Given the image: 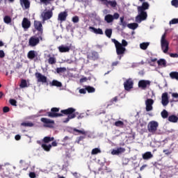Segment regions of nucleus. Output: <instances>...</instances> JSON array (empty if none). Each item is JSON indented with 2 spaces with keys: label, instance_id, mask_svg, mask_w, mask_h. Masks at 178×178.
<instances>
[{
  "label": "nucleus",
  "instance_id": "603ef678",
  "mask_svg": "<svg viewBox=\"0 0 178 178\" xmlns=\"http://www.w3.org/2000/svg\"><path fill=\"white\" fill-rule=\"evenodd\" d=\"M80 19L79 18V16H74L72 17V22L73 23H79Z\"/></svg>",
  "mask_w": 178,
  "mask_h": 178
},
{
  "label": "nucleus",
  "instance_id": "2eb2a0df",
  "mask_svg": "<svg viewBox=\"0 0 178 178\" xmlns=\"http://www.w3.org/2000/svg\"><path fill=\"white\" fill-rule=\"evenodd\" d=\"M40 121L42 122V123H44V124H47V127H51V125L49 124H54V123H55V121L45 118H42Z\"/></svg>",
  "mask_w": 178,
  "mask_h": 178
},
{
  "label": "nucleus",
  "instance_id": "f257e3e1",
  "mask_svg": "<svg viewBox=\"0 0 178 178\" xmlns=\"http://www.w3.org/2000/svg\"><path fill=\"white\" fill-rule=\"evenodd\" d=\"M60 108L53 107L51 108V112L47 113L49 118H62L63 115L67 116L63 121V123H69V121L72 119H74L79 115V112H76V108L70 107L67 109L61 110L60 113H58Z\"/></svg>",
  "mask_w": 178,
  "mask_h": 178
},
{
  "label": "nucleus",
  "instance_id": "1a4fd4ad",
  "mask_svg": "<svg viewBox=\"0 0 178 178\" xmlns=\"http://www.w3.org/2000/svg\"><path fill=\"white\" fill-rule=\"evenodd\" d=\"M35 79H37L38 83H47V78L44 75H42V74L40 72H35Z\"/></svg>",
  "mask_w": 178,
  "mask_h": 178
},
{
  "label": "nucleus",
  "instance_id": "ea45409f",
  "mask_svg": "<svg viewBox=\"0 0 178 178\" xmlns=\"http://www.w3.org/2000/svg\"><path fill=\"white\" fill-rule=\"evenodd\" d=\"M99 57V55L98 54V52L97 51H92L91 54V58L93 59V60H97L98 58Z\"/></svg>",
  "mask_w": 178,
  "mask_h": 178
},
{
  "label": "nucleus",
  "instance_id": "6e6d98bb",
  "mask_svg": "<svg viewBox=\"0 0 178 178\" xmlns=\"http://www.w3.org/2000/svg\"><path fill=\"white\" fill-rule=\"evenodd\" d=\"M120 15H119V13H114V15H113V20H118V19H119V17H120Z\"/></svg>",
  "mask_w": 178,
  "mask_h": 178
},
{
  "label": "nucleus",
  "instance_id": "cd10ccee",
  "mask_svg": "<svg viewBox=\"0 0 178 178\" xmlns=\"http://www.w3.org/2000/svg\"><path fill=\"white\" fill-rule=\"evenodd\" d=\"M104 20L106 23H112L113 22V15L108 14L105 16Z\"/></svg>",
  "mask_w": 178,
  "mask_h": 178
},
{
  "label": "nucleus",
  "instance_id": "b1692460",
  "mask_svg": "<svg viewBox=\"0 0 178 178\" xmlns=\"http://www.w3.org/2000/svg\"><path fill=\"white\" fill-rule=\"evenodd\" d=\"M143 159L145 161H148V159H151V158H153L154 155H152V153L151 152H146L143 154Z\"/></svg>",
  "mask_w": 178,
  "mask_h": 178
},
{
  "label": "nucleus",
  "instance_id": "69168bd1",
  "mask_svg": "<svg viewBox=\"0 0 178 178\" xmlns=\"http://www.w3.org/2000/svg\"><path fill=\"white\" fill-rule=\"evenodd\" d=\"M0 58H5V52L3 50H0Z\"/></svg>",
  "mask_w": 178,
  "mask_h": 178
},
{
  "label": "nucleus",
  "instance_id": "37998d69",
  "mask_svg": "<svg viewBox=\"0 0 178 178\" xmlns=\"http://www.w3.org/2000/svg\"><path fill=\"white\" fill-rule=\"evenodd\" d=\"M111 6V8H116L118 6V3L116 1H108V6Z\"/></svg>",
  "mask_w": 178,
  "mask_h": 178
},
{
  "label": "nucleus",
  "instance_id": "6e6552de",
  "mask_svg": "<svg viewBox=\"0 0 178 178\" xmlns=\"http://www.w3.org/2000/svg\"><path fill=\"white\" fill-rule=\"evenodd\" d=\"M149 86H151V81L142 79L138 81V87L142 90H145Z\"/></svg>",
  "mask_w": 178,
  "mask_h": 178
},
{
  "label": "nucleus",
  "instance_id": "f03ea898",
  "mask_svg": "<svg viewBox=\"0 0 178 178\" xmlns=\"http://www.w3.org/2000/svg\"><path fill=\"white\" fill-rule=\"evenodd\" d=\"M112 42L115 44L116 54L118 56L119 60H120L126 54V47L129 45V43L124 39L122 40V43L119 42L116 39H112Z\"/></svg>",
  "mask_w": 178,
  "mask_h": 178
},
{
  "label": "nucleus",
  "instance_id": "c9c22d12",
  "mask_svg": "<svg viewBox=\"0 0 178 178\" xmlns=\"http://www.w3.org/2000/svg\"><path fill=\"white\" fill-rule=\"evenodd\" d=\"M67 70H66V67H57L56 69V73H58V74H60L62 73H65L66 72Z\"/></svg>",
  "mask_w": 178,
  "mask_h": 178
},
{
  "label": "nucleus",
  "instance_id": "5fc2aeb1",
  "mask_svg": "<svg viewBox=\"0 0 178 178\" xmlns=\"http://www.w3.org/2000/svg\"><path fill=\"white\" fill-rule=\"evenodd\" d=\"M9 111H10V108L8 106H4L3 108V113H8V112H9Z\"/></svg>",
  "mask_w": 178,
  "mask_h": 178
},
{
  "label": "nucleus",
  "instance_id": "72a5a7b5",
  "mask_svg": "<svg viewBox=\"0 0 178 178\" xmlns=\"http://www.w3.org/2000/svg\"><path fill=\"white\" fill-rule=\"evenodd\" d=\"M54 140L55 138L54 137L46 136L43 138V143L47 144L48 143H51V141H54Z\"/></svg>",
  "mask_w": 178,
  "mask_h": 178
},
{
  "label": "nucleus",
  "instance_id": "680f3d73",
  "mask_svg": "<svg viewBox=\"0 0 178 178\" xmlns=\"http://www.w3.org/2000/svg\"><path fill=\"white\" fill-rule=\"evenodd\" d=\"M80 94H86L87 92V90L85 88H82L79 90Z\"/></svg>",
  "mask_w": 178,
  "mask_h": 178
},
{
  "label": "nucleus",
  "instance_id": "e2e57ef3",
  "mask_svg": "<svg viewBox=\"0 0 178 178\" xmlns=\"http://www.w3.org/2000/svg\"><path fill=\"white\" fill-rule=\"evenodd\" d=\"M111 104H113L114 102H118V96L111 99Z\"/></svg>",
  "mask_w": 178,
  "mask_h": 178
},
{
  "label": "nucleus",
  "instance_id": "aec40b11",
  "mask_svg": "<svg viewBox=\"0 0 178 178\" xmlns=\"http://www.w3.org/2000/svg\"><path fill=\"white\" fill-rule=\"evenodd\" d=\"M66 17H67V12L64 11L58 14V20L60 22L66 21Z\"/></svg>",
  "mask_w": 178,
  "mask_h": 178
},
{
  "label": "nucleus",
  "instance_id": "0eeeda50",
  "mask_svg": "<svg viewBox=\"0 0 178 178\" xmlns=\"http://www.w3.org/2000/svg\"><path fill=\"white\" fill-rule=\"evenodd\" d=\"M134 84V81L131 78H129L124 82V88L126 91H130L131 88H133V86Z\"/></svg>",
  "mask_w": 178,
  "mask_h": 178
},
{
  "label": "nucleus",
  "instance_id": "7c9ffc66",
  "mask_svg": "<svg viewBox=\"0 0 178 178\" xmlns=\"http://www.w3.org/2000/svg\"><path fill=\"white\" fill-rule=\"evenodd\" d=\"M41 147L47 152H49V151H51V148H52V145H47L45 143L42 144Z\"/></svg>",
  "mask_w": 178,
  "mask_h": 178
},
{
  "label": "nucleus",
  "instance_id": "f3484780",
  "mask_svg": "<svg viewBox=\"0 0 178 178\" xmlns=\"http://www.w3.org/2000/svg\"><path fill=\"white\" fill-rule=\"evenodd\" d=\"M52 15H53V13H52L51 10L43 13L42 14V16L43 17V20H49V19H51V17H52Z\"/></svg>",
  "mask_w": 178,
  "mask_h": 178
},
{
  "label": "nucleus",
  "instance_id": "e433bc0d",
  "mask_svg": "<svg viewBox=\"0 0 178 178\" xmlns=\"http://www.w3.org/2000/svg\"><path fill=\"white\" fill-rule=\"evenodd\" d=\"M138 27V24L137 23H132V24H128L127 28L131 29V30H136Z\"/></svg>",
  "mask_w": 178,
  "mask_h": 178
},
{
  "label": "nucleus",
  "instance_id": "a878e982",
  "mask_svg": "<svg viewBox=\"0 0 178 178\" xmlns=\"http://www.w3.org/2000/svg\"><path fill=\"white\" fill-rule=\"evenodd\" d=\"M168 120L171 123H177V122H178V117L175 115H170L168 117Z\"/></svg>",
  "mask_w": 178,
  "mask_h": 178
},
{
  "label": "nucleus",
  "instance_id": "052dcab7",
  "mask_svg": "<svg viewBox=\"0 0 178 178\" xmlns=\"http://www.w3.org/2000/svg\"><path fill=\"white\" fill-rule=\"evenodd\" d=\"M163 152L165 154V155H170V154H172L171 151H169V149H164L163 151Z\"/></svg>",
  "mask_w": 178,
  "mask_h": 178
},
{
  "label": "nucleus",
  "instance_id": "9d476101",
  "mask_svg": "<svg viewBox=\"0 0 178 178\" xmlns=\"http://www.w3.org/2000/svg\"><path fill=\"white\" fill-rule=\"evenodd\" d=\"M27 58L31 60L35 59L34 60L36 61L38 59V53L34 50H31L27 54Z\"/></svg>",
  "mask_w": 178,
  "mask_h": 178
},
{
  "label": "nucleus",
  "instance_id": "864d4df0",
  "mask_svg": "<svg viewBox=\"0 0 178 178\" xmlns=\"http://www.w3.org/2000/svg\"><path fill=\"white\" fill-rule=\"evenodd\" d=\"M10 105H13V106H16V104H17V102L13 99H10Z\"/></svg>",
  "mask_w": 178,
  "mask_h": 178
},
{
  "label": "nucleus",
  "instance_id": "c756f323",
  "mask_svg": "<svg viewBox=\"0 0 178 178\" xmlns=\"http://www.w3.org/2000/svg\"><path fill=\"white\" fill-rule=\"evenodd\" d=\"M21 126L23 127H34V123L31 122H24L21 123Z\"/></svg>",
  "mask_w": 178,
  "mask_h": 178
},
{
  "label": "nucleus",
  "instance_id": "a19ab883",
  "mask_svg": "<svg viewBox=\"0 0 178 178\" xmlns=\"http://www.w3.org/2000/svg\"><path fill=\"white\" fill-rule=\"evenodd\" d=\"M41 3H43V5H45L46 6L48 5H51L52 2H54L55 0H40Z\"/></svg>",
  "mask_w": 178,
  "mask_h": 178
},
{
  "label": "nucleus",
  "instance_id": "2f4dec72",
  "mask_svg": "<svg viewBox=\"0 0 178 178\" xmlns=\"http://www.w3.org/2000/svg\"><path fill=\"white\" fill-rule=\"evenodd\" d=\"M170 77L172 80H177L178 81V72H171L170 73Z\"/></svg>",
  "mask_w": 178,
  "mask_h": 178
},
{
  "label": "nucleus",
  "instance_id": "f8f14e48",
  "mask_svg": "<svg viewBox=\"0 0 178 178\" xmlns=\"http://www.w3.org/2000/svg\"><path fill=\"white\" fill-rule=\"evenodd\" d=\"M145 105H146L147 112H149V111H152V109H153L152 105H154V99H147L145 101Z\"/></svg>",
  "mask_w": 178,
  "mask_h": 178
},
{
  "label": "nucleus",
  "instance_id": "338daca9",
  "mask_svg": "<svg viewBox=\"0 0 178 178\" xmlns=\"http://www.w3.org/2000/svg\"><path fill=\"white\" fill-rule=\"evenodd\" d=\"M15 138L16 141H19L22 138V136L20 135H16L15 136Z\"/></svg>",
  "mask_w": 178,
  "mask_h": 178
},
{
  "label": "nucleus",
  "instance_id": "8fccbe9b",
  "mask_svg": "<svg viewBox=\"0 0 178 178\" xmlns=\"http://www.w3.org/2000/svg\"><path fill=\"white\" fill-rule=\"evenodd\" d=\"M171 5L174 6V8H178V0H172Z\"/></svg>",
  "mask_w": 178,
  "mask_h": 178
},
{
  "label": "nucleus",
  "instance_id": "ddd939ff",
  "mask_svg": "<svg viewBox=\"0 0 178 178\" xmlns=\"http://www.w3.org/2000/svg\"><path fill=\"white\" fill-rule=\"evenodd\" d=\"M161 104L163 106H168L169 104V97H168V92H164L161 96Z\"/></svg>",
  "mask_w": 178,
  "mask_h": 178
},
{
  "label": "nucleus",
  "instance_id": "39448f33",
  "mask_svg": "<svg viewBox=\"0 0 178 178\" xmlns=\"http://www.w3.org/2000/svg\"><path fill=\"white\" fill-rule=\"evenodd\" d=\"M138 12L139 15L136 17L137 23H141V22L147 20V17H148L147 11L138 10Z\"/></svg>",
  "mask_w": 178,
  "mask_h": 178
},
{
  "label": "nucleus",
  "instance_id": "09e8293b",
  "mask_svg": "<svg viewBox=\"0 0 178 178\" xmlns=\"http://www.w3.org/2000/svg\"><path fill=\"white\" fill-rule=\"evenodd\" d=\"M86 90L88 92H95V88L94 87L86 86Z\"/></svg>",
  "mask_w": 178,
  "mask_h": 178
},
{
  "label": "nucleus",
  "instance_id": "9b49d317",
  "mask_svg": "<svg viewBox=\"0 0 178 178\" xmlns=\"http://www.w3.org/2000/svg\"><path fill=\"white\" fill-rule=\"evenodd\" d=\"M22 26L25 31L29 30V29H30V27H31V22H30V20H29V19L24 17L22 20Z\"/></svg>",
  "mask_w": 178,
  "mask_h": 178
},
{
  "label": "nucleus",
  "instance_id": "c85d7f7f",
  "mask_svg": "<svg viewBox=\"0 0 178 178\" xmlns=\"http://www.w3.org/2000/svg\"><path fill=\"white\" fill-rule=\"evenodd\" d=\"M120 26H122L123 29H126L128 24H127V22L124 21V17H120Z\"/></svg>",
  "mask_w": 178,
  "mask_h": 178
},
{
  "label": "nucleus",
  "instance_id": "393cba45",
  "mask_svg": "<svg viewBox=\"0 0 178 178\" xmlns=\"http://www.w3.org/2000/svg\"><path fill=\"white\" fill-rule=\"evenodd\" d=\"M59 52L63 53V52H69L70 51V47L67 46L61 45L58 47Z\"/></svg>",
  "mask_w": 178,
  "mask_h": 178
},
{
  "label": "nucleus",
  "instance_id": "c03bdc74",
  "mask_svg": "<svg viewBox=\"0 0 178 178\" xmlns=\"http://www.w3.org/2000/svg\"><path fill=\"white\" fill-rule=\"evenodd\" d=\"M19 87L21 88H26L27 87V81L26 79H22Z\"/></svg>",
  "mask_w": 178,
  "mask_h": 178
},
{
  "label": "nucleus",
  "instance_id": "4d7b16f0",
  "mask_svg": "<svg viewBox=\"0 0 178 178\" xmlns=\"http://www.w3.org/2000/svg\"><path fill=\"white\" fill-rule=\"evenodd\" d=\"M99 2H102V5H105L106 6H108V0H98Z\"/></svg>",
  "mask_w": 178,
  "mask_h": 178
},
{
  "label": "nucleus",
  "instance_id": "13d9d810",
  "mask_svg": "<svg viewBox=\"0 0 178 178\" xmlns=\"http://www.w3.org/2000/svg\"><path fill=\"white\" fill-rule=\"evenodd\" d=\"M129 163V159H122V165H127Z\"/></svg>",
  "mask_w": 178,
  "mask_h": 178
},
{
  "label": "nucleus",
  "instance_id": "4c0bfd02",
  "mask_svg": "<svg viewBox=\"0 0 178 178\" xmlns=\"http://www.w3.org/2000/svg\"><path fill=\"white\" fill-rule=\"evenodd\" d=\"M161 115L163 119H168V118H169V113L166 110H163L161 113Z\"/></svg>",
  "mask_w": 178,
  "mask_h": 178
},
{
  "label": "nucleus",
  "instance_id": "bb28decb",
  "mask_svg": "<svg viewBox=\"0 0 178 178\" xmlns=\"http://www.w3.org/2000/svg\"><path fill=\"white\" fill-rule=\"evenodd\" d=\"M50 86H51V87H62V83L56 80H53L50 83Z\"/></svg>",
  "mask_w": 178,
  "mask_h": 178
},
{
  "label": "nucleus",
  "instance_id": "20e7f679",
  "mask_svg": "<svg viewBox=\"0 0 178 178\" xmlns=\"http://www.w3.org/2000/svg\"><path fill=\"white\" fill-rule=\"evenodd\" d=\"M34 27L38 33V35H40V38L41 41H42V33H43V29H42V23L40 21H34Z\"/></svg>",
  "mask_w": 178,
  "mask_h": 178
},
{
  "label": "nucleus",
  "instance_id": "de8ad7c7",
  "mask_svg": "<svg viewBox=\"0 0 178 178\" xmlns=\"http://www.w3.org/2000/svg\"><path fill=\"white\" fill-rule=\"evenodd\" d=\"M86 135H83V136H81L79 137H78L75 141V143H76V144H80V141H83V140H84V138H86Z\"/></svg>",
  "mask_w": 178,
  "mask_h": 178
},
{
  "label": "nucleus",
  "instance_id": "f704fd0d",
  "mask_svg": "<svg viewBox=\"0 0 178 178\" xmlns=\"http://www.w3.org/2000/svg\"><path fill=\"white\" fill-rule=\"evenodd\" d=\"M148 47H149V42H143L140 44V48L143 51H145Z\"/></svg>",
  "mask_w": 178,
  "mask_h": 178
},
{
  "label": "nucleus",
  "instance_id": "412c9836",
  "mask_svg": "<svg viewBox=\"0 0 178 178\" xmlns=\"http://www.w3.org/2000/svg\"><path fill=\"white\" fill-rule=\"evenodd\" d=\"M89 30H91V31L92 33H94L95 34H100L101 35H102V34H104V31H102V29H95V27L94 26H89Z\"/></svg>",
  "mask_w": 178,
  "mask_h": 178
},
{
  "label": "nucleus",
  "instance_id": "4468645a",
  "mask_svg": "<svg viewBox=\"0 0 178 178\" xmlns=\"http://www.w3.org/2000/svg\"><path fill=\"white\" fill-rule=\"evenodd\" d=\"M161 49L164 52V54H168V51H169V42L168 40H165L161 42Z\"/></svg>",
  "mask_w": 178,
  "mask_h": 178
},
{
  "label": "nucleus",
  "instance_id": "774afa93",
  "mask_svg": "<svg viewBox=\"0 0 178 178\" xmlns=\"http://www.w3.org/2000/svg\"><path fill=\"white\" fill-rule=\"evenodd\" d=\"M172 97L173 98H178V93L177 92L172 93Z\"/></svg>",
  "mask_w": 178,
  "mask_h": 178
},
{
  "label": "nucleus",
  "instance_id": "423d86ee",
  "mask_svg": "<svg viewBox=\"0 0 178 178\" xmlns=\"http://www.w3.org/2000/svg\"><path fill=\"white\" fill-rule=\"evenodd\" d=\"M40 35H38V38L37 36H31L29 40V47H36L40 44Z\"/></svg>",
  "mask_w": 178,
  "mask_h": 178
},
{
  "label": "nucleus",
  "instance_id": "bf43d9fd",
  "mask_svg": "<svg viewBox=\"0 0 178 178\" xmlns=\"http://www.w3.org/2000/svg\"><path fill=\"white\" fill-rule=\"evenodd\" d=\"M37 176L35 175V172H31L29 173V177L31 178H35Z\"/></svg>",
  "mask_w": 178,
  "mask_h": 178
},
{
  "label": "nucleus",
  "instance_id": "a211bd4d",
  "mask_svg": "<svg viewBox=\"0 0 178 178\" xmlns=\"http://www.w3.org/2000/svg\"><path fill=\"white\" fill-rule=\"evenodd\" d=\"M147 9H149V3L147 2H143L142 6L138 7V10L146 11Z\"/></svg>",
  "mask_w": 178,
  "mask_h": 178
},
{
  "label": "nucleus",
  "instance_id": "7ed1b4c3",
  "mask_svg": "<svg viewBox=\"0 0 178 178\" xmlns=\"http://www.w3.org/2000/svg\"><path fill=\"white\" fill-rule=\"evenodd\" d=\"M159 126V123L156 121H150L147 124V130L149 133L152 134H155L158 130V127Z\"/></svg>",
  "mask_w": 178,
  "mask_h": 178
},
{
  "label": "nucleus",
  "instance_id": "79ce46f5",
  "mask_svg": "<svg viewBox=\"0 0 178 178\" xmlns=\"http://www.w3.org/2000/svg\"><path fill=\"white\" fill-rule=\"evenodd\" d=\"M114 126L116 127H123L124 126V122L122 121L118 120L114 123Z\"/></svg>",
  "mask_w": 178,
  "mask_h": 178
},
{
  "label": "nucleus",
  "instance_id": "49530a36",
  "mask_svg": "<svg viewBox=\"0 0 178 178\" xmlns=\"http://www.w3.org/2000/svg\"><path fill=\"white\" fill-rule=\"evenodd\" d=\"M92 155H97V154H101V149L99 148H95L91 152Z\"/></svg>",
  "mask_w": 178,
  "mask_h": 178
},
{
  "label": "nucleus",
  "instance_id": "dca6fc26",
  "mask_svg": "<svg viewBox=\"0 0 178 178\" xmlns=\"http://www.w3.org/2000/svg\"><path fill=\"white\" fill-rule=\"evenodd\" d=\"M126 152V149L124 147H118L116 149H113L111 151L112 155H119L120 154H123V152Z\"/></svg>",
  "mask_w": 178,
  "mask_h": 178
},
{
  "label": "nucleus",
  "instance_id": "5701e85b",
  "mask_svg": "<svg viewBox=\"0 0 178 178\" xmlns=\"http://www.w3.org/2000/svg\"><path fill=\"white\" fill-rule=\"evenodd\" d=\"M47 58H49V59H47L49 65H55V63H56V58H55V56H51V54H49L47 55Z\"/></svg>",
  "mask_w": 178,
  "mask_h": 178
},
{
  "label": "nucleus",
  "instance_id": "3c124183",
  "mask_svg": "<svg viewBox=\"0 0 178 178\" xmlns=\"http://www.w3.org/2000/svg\"><path fill=\"white\" fill-rule=\"evenodd\" d=\"M170 24H178V19L174 18L171 21H170Z\"/></svg>",
  "mask_w": 178,
  "mask_h": 178
},
{
  "label": "nucleus",
  "instance_id": "a18cd8bd",
  "mask_svg": "<svg viewBox=\"0 0 178 178\" xmlns=\"http://www.w3.org/2000/svg\"><path fill=\"white\" fill-rule=\"evenodd\" d=\"M105 34L106 37H108V38H111V37H112V29H106Z\"/></svg>",
  "mask_w": 178,
  "mask_h": 178
},
{
  "label": "nucleus",
  "instance_id": "0e129e2a",
  "mask_svg": "<svg viewBox=\"0 0 178 178\" xmlns=\"http://www.w3.org/2000/svg\"><path fill=\"white\" fill-rule=\"evenodd\" d=\"M170 56L171 58H178V54H177V53H175V54L171 53V54H170Z\"/></svg>",
  "mask_w": 178,
  "mask_h": 178
},
{
  "label": "nucleus",
  "instance_id": "6ab92c4d",
  "mask_svg": "<svg viewBox=\"0 0 178 178\" xmlns=\"http://www.w3.org/2000/svg\"><path fill=\"white\" fill-rule=\"evenodd\" d=\"M72 133L74 136H79V134H82L83 136H87V132L84 130H79L76 128L72 129Z\"/></svg>",
  "mask_w": 178,
  "mask_h": 178
},
{
  "label": "nucleus",
  "instance_id": "58836bf2",
  "mask_svg": "<svg viewBox=\"0 0 178 178\" xmlns=\"http://www.w3.org/2000/svg\"><path fill=\"white\" fill-rule=\"evenodd\" d=\"M3 22L6 24H9L10 23H12V18L9 15H6L3 17Z\"/></svg>",
  "mask_w": 178,
  "mask_h": 178
},
{
  "label": "nucleus",
  "instance_id": "473e14b6",
  "mask_svg": "<svg viewBox=\"0 0 178 178\" xmlns=\"http://www.w3.org/2000/svg\"><path fill=\"white\" fill-rule=\"evenodd\" d=\"M157 63L159 66H163V67H166V60L163 58L159 59L157 61Z\"/></svg>",
  "mask_w": 178,
  "mask_h": 178
},
{
  "label": "nucleus",
  "instance_id": "4be33fe9",
  "mask_svg": "<svg viewBox=\"0 0 178 178\" xmlns=\"http://www.w3.org/2000/svg\"><path fill=\"white\" fill-rule=\"evenodd\" d=\"M20 5L23 8L24 7L25 9H29L30 8V1L29 0H19Z\"/></svg>",
  "mask_w": 178,
  "mask_h": 178
}]
</instances>
